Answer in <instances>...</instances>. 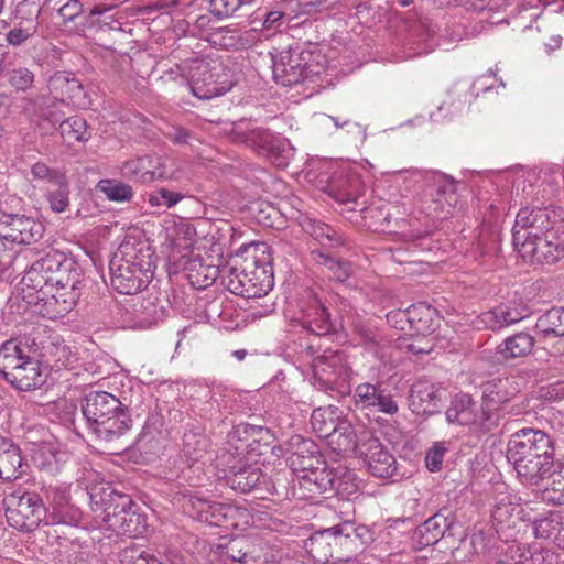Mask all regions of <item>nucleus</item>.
<instances>
[{"label":"nucleus","instance_id":"f257e3e1","mask_svg":"<svg viewBox=\"0 0 564 564\" xmlns=\"http://www.w3.org/2000/svg\"><path fill=\"white\" fill-rule=\"evenodd\" d=\"M507 460L522 484L538 485L557 464L555 442L544 431L524 427L507 444Z\"/></svg>","mask_w":564,"mask_h":564},{"label":"nucleus","instance_id":"f03ea898","mask_svg":"<svg viewBox=\"0 0 564 564\" xmlns=\"http://www.w3.org/2000/svg\"><path fill=\"white\" fill-rule=\"evenodd\" d=\"M152 256L148 241L126 236L109 264L113 289L127 295L144 290L153 278Z\"/></svg>","mask_w":564,"mask_h":564},{"label":"nucleus","instance_id":"7ed1b4c3","mask_svg":"<svg viewBox=\"0 0 564 564\" xmlns=\"http://www.w3.org/2000/svg\"><path fill=\"white\" fill-rule=\"evenodd\" d=\"M82 413L89 430L104 443L121 440L132 427L127 405L106 391H91L82 402Z\"/></svg>","mask_w":564,"mask_h":564},{"label":"nucleus","instance_id":"20e7f679","mask_svg":"<svg viewBox=\"0 0 564 564\" xmlns=\"http://www.w3.org/2000/svg\"><path fill=\"white\" fill-rule=\"evenodd\" d=\"M36 351L35 340L30 337L4 341L0 346V375L21 391L41 387L45 380Z\"/></svg>","mask_w":564,"mask_h":564},{"label":"nucleus","instance_id":"39448f33","mask_svg":"<svg viewBox=\"0 0 564 564\" xmlns=\"http://www.w3.org/2000/svg\"><path fill=\"white\" fill-rule=\"evenodd\" d=\"M395 182L402 180L409 185L421 184L424 188L425 213L435 218H446L457 203L455 185L445 174L437 171L406 169L392 173Z\"/></svg>","mask_w":564,"mask_h":564},{"label":"nucleus","instance_id":"423d86ee","mask_svg":"<svg viewBox=\"0 0 564 564\" xmlns=\"http://www.w3.org/2000/svg\"><path fill=\"white\" fill-rule=\"evenodd\" d=\"M219 65L213 66L210 62L202 58H193L183 64L175 65V68L165 73L164 78L174 80L177 76L187 84L194 96L199 99H212L223 96L228 90V86L218 82L217 68Z\"/></svg>","mask_w":564,"mask_h":564},{"label":"nucleus","instance_id":"0eeeda50","mask_svg":"<svg viewBox=\"0 0 564 564\" xmlns=\"http://www.w3.org/2000/svg\"><path fill=\"white\" fill-rule=\"evenodd\" d=\"M312 383L324 392H350L352 369L345 352L339 350H325L323 355L312 362Z\"/></svg>","mask_w":564,"mask_h":564},{"label":"nucleus","instance_id":"6e6552de","mask_svg":"<svg viewBox=\"0 0 564 564\" xmlns=\"http://www.w3.org/2000/svg\"><path fill=\"white\" fill-rule=\"evenodd\" d=\"M221 279L228 291L246 299L262 297L274 284L272 269L259 265L257 261L247 263L242 269L224 268Z\"/></svg>","mask_w":564,"mask_h":564},{"label":"nucleus","instance_id":"1a4fd4ad","mask_svg":"<svg viewBox=\"0 0 564 564\" xmlns=\"http://www.w3.org/2000/svg\"><path fill=\"white\" fill-rule=\"evenodd\" d=\"M564 226L546 228L536 237L528 240V236L518 235L521 241L518 251L531 263L554 264L564 258Z\"/></svg>","mask_w":564,"mask_h":564},{"label":"nucleus","instance_id":"9d476101","mask_svg":"<svg viewBox=\"0 0 564 564\" xmlns=\"http://www.w3.org/2000/svg\"><path fill=\"white\" fill-rule=\"evenodd\" d=\"M3 506L9 524L20 531H32L42 521L45 511L41 497L22 489L4 496Z\"/></svg>","mask_w":564,"mask_h":564},{"label":"nucleus","instance_id":"9b49d317","mask_svg":"<svg viewBox=\"0 0 564 564\" xmlns=\"http://www.w3.org/2000/svg\"><path fill=\"white\" fill-rule=\"evenodd\" d=\"M42 223L11 210L8 199H0V238L20 243L31 245L42 238Z\"/></svg>","mask_w":564,"mask_h":564},{"label":"nucleus","instance_id":"f8f14e48","mask_svg":"<svg viewBox=\"0 0 564 564\" xmlns=\"http://www.w3.org/2000/svg\"><path fill=\"white\" fill-rule=\"evenodd\" d=\"M285 476L278 473L274 479L267 480L261 468L256 465L234 466L226 476L227 485L239 492L246 494L253 489L264 488L268 492L288 498L289 490L284 484Z\"/></svg>","mask_w":564,"mask_h":564},{"label":"nucleus","instance_id":"ddd939ff","mask_svg":"<svg viewBox=\"0 0 564 564\" xmlns=\"http://www.w3.org/2000/svg\"><path fill=\"white\" fill-rule=\"evenodd\" d=\"M90 500L104 512V520L110 525H123L134 503L130 496L119 492L110 484L94 486L89 491Z\"/></svg>","mask_w":564,"mask_h":564},{"label":"nucleus","instance_id":"4468645a","mask_svg":"<svg viewBox=\"0 0 564 564\" xmlns=\"http://www.w3.org/2000/svg\"><path fill=\"white\" fill-rule=\"evenodd\" d=\"M61 262L59 270L47 278V294L45 297H52L56 303L62 302L64 304L62 311L68 312L79 299L80 274L73 260L64 256Z\"/></svg>","mask_w":564,"mask_h":564},{"label":"nucleus","instance_id":"2eb2a0df","mask_svg":"<svg viewBox=\"0 0 564 564\" xmlns=\"http://www.w3.org/2000/svg\"><path fill=\"white\" fill-rule=\"evenodd\" d=\"M231 132L235 142L245 143L261 155L273 158L281 149L280 137L251 121L242 120L235 123Z\"/></svg>","mask_w":564,"mask_h":564},{"label":"nucleus","instance_id":"dca6fc26","mask_svg":"<svg viewBox=\"0 0 564 564\" xmlns=\"http://www.w3.org/2000/svg\"><path fill=\"white\" fill-rule=\"evenodd\" d=\"M299 315L294 318L304 329L316 336H325L334 330L330 315L322 300L313 292L300 302Z\"/></svg>","mask_w":564,"mask_h":564},{"label":"nucleus","instance_id":"f3484780","mask_svg":"<svg viewBox=\"0 0 564 564\" xmlns=\"http://www.w3.org/2000/svg\"><path fill=\"white\" fill-rule=\"evenodd\" d=\"M530 315L529 307L522 300H510L496 307L482 312L476 321L478 327L482 326L491 330L508 327Z\"/></svg>","mask_w":564,"mask_h":564},{"label":"nucleus","instance_id":"a211bd4d","mask_svg":"<svg viewBox=\"0 0 564 564\" xmlns=\"http://www.w3.org/2000/svg\"><path fill=\"white\" fill-rule=\"evenodd\" d=\"M231 392L223 386L198 387L192 398L193 410L204 419H216L228 408Z\"/></svg>","mask_w":564,"mask_h":564},{"label":"nucleus","instance_id":"6ab92c4d","mask_svg":"<svg viewBox=\"0 0 564 564\" xmlns=\"http://www.w3.org/2000/svg\"><path fill=\"white\" fill-rule=\"evenodd\" d=\"M352 400L357 409L395 414L399 410L398 403L390 393L379 383L364 382L355 388Z\"/></svg>","mask_w":564,"mask_h":564},{"label":"nucleus","instance_id":"aec40b11","mask_svg":"<svg viewBox=\"0 0 564 564\" xmlns=\"http://www.w3.org/2000/svg\"><path fill=\"white\" fill-rule=\"evenodd\" d=\"M364 531L365 528H357L354 522L345 521L311 536L306 544V549L315 561L319 563H327L333 556L330 544L327 541L328 536L336 538L338 535H344L345 538L350 539L355 535L357 538H361Z\"/></svg>","mask_w":564,"mask_h":564},{"label":"nucleus","instance_id":"412c9836","mask_svg":"<svg viewBox=\"0 0 564 564\" xmlns=\"http://www.w3.org/2000/svg\"><path fill=\"white\" fill-rule=\"evenodd\" d=\"M373 437L371 429L358 421L356 423L349 419H343L338 426L336 436L330 440L336 444L338 452L345 454H361V447H366Z\"/></svg>","mask_w":564,"mask_h":564},{"label":"nucleus","instance_id":"4be33fe9","mask_svg":"<svg viewBox=\"0 0 564 564\" xmlns=\"http://www.w3.org/2000/svg\"><path fill=\"white\" fill-rule=\"evenodd\" d=\"M45 497L51 507L52 522L76 525L82 520V511L69 502L68 486L52 485L45 487Z\"/></svg>","mask_w":564,"mask_h":564},{"label":"nucleus","instance_id":"5701e85b","mask_svg":"<svg viewBox=\"0 0 564 564\" xmlns=\"http://www.w3.org/2000/svg\"><path fill=\"white\" fill-rule=\"evenodd\" d=\"M327 172L326 180L321 178V183H325L322 189L340 204L355 202L361 193V181L356 173L346 170L333 171L330 175Z\"/></svg>","mask_w":564,"mask_h":564},{"label":"nucleus","instance_id":"b1692460","mask_svg":"<svg viewBox=\"0 0 564 564\" xmlns=\"http://www.w3.org/2000/svg\"><path fill=\"white\" fill-rule=\"evenodd\" d=\"M64 254L61 252L52 251L43 258L37 259L32 263L30 269L25 272L22 281L23 283L39 293L37 300H44L47 294V281L59 270Z\"/></svg>","mask_w":564,"mask_h":564},{"label":"nucleus","instance_id":"393cba45","mask_svg":"<svg viewBox=\"0 0 564 564\" xmlns=\"http://www.w3.org/2000/svg\"><path fill=\"white\" fill-rule=\"evenodd\" d=\"M223 556L239 564H268L269 556L261 542L237 536L220 545Z\"/></svg>","mask_w":564,"mask_h":564},{"label":"nucleus","instance_id":"a878e982","mask_svg":"<svg viewBox=\"0 0 564 564\" xmlns=\"http://www.w3.org/2000/svg\"><path fill=\"white\" fill-rule=\"evenodd\" d=\"M121 175L135 183H151L166 176L162 159L156 155H144L126 161L121 166Z\"/></svg>","mask_w":564,"mask_h":564},{"label":"nucleus","instance_id":"bb28decb","mask_svg":"<svg viewBox=\"0 0 564 564\" xmlns=\"http://www.w3.org/2000/svg\"><path fill=\"white\" fill-rule=\"evenodd\" d=\"M369 471L380 478H389L395 474L397 462L392 454L383 447L377 437H372L366 447H361Z\"/></svg>","mask_w":564,"mask_h":564},{"label":"nucleus","instance_id":"cd10ccee","mask_svg":"<svg viewBox=\"0 0 564 564\" xmlns=\"http://www.w3.org/2000/svg\"><path fill=\"white\" fill-rule=\"evenodd\" d=\"M545 224H549L547 214L543 209H530L528 207L522 208L518 212L516 223L513 226V243L517 249L521 247V241L517 239L518 235L528 236V240L536 237L539 232H542L547 228Z\"/></svg>","mask_w":564,"mask_h":564},{"label":"nucleus","instance_id":"c85d7f7f","mask_svg":"<svg viewBox=\"0 0 564 564\" xmlns=\"http://www.w3.org/2000/svg\"><path fill=\"white\" fill-rule=\"evenodd\" d=\"M275 80L283 86H292L305 78V67L291 51H283L272 61Z\"/></svg>","mask_w":564,"mask_h":564},{"label":"nucleus","instance_id":"c756f323","mask_svg":"<svg viewBox=\"0 0 564 564\" xmlns=\"http://www.w3.org/2000/svg\"><path fill=\"white\" fill-rule=\"evenodd\" d=\"M50 94L61 102H77L84 96L82 83L72 74L57 72L47 84Z\"/></svg>","mask_w":564,"mask_h":564},{"label":"nucleus","instance_id":"7c9ffc66","mask_svg":"<svg viewBox=\"0 0 564 564\" xmlns=\"http://www.w3.org/2000/svg\"><path fill=\"white\" fill-rule=\"evenodd\" d=\"M519 392L513 378L498 377L482 384V400L487 405L500 406Z\"/></svg>","mask_w":564,"mask_h":564},{"label":"nucleus","instance_id":"2f4dec72","mask_svg":"<svg viewBox=\"0 0 564 564\" xmlns=\"http://www.w3.org/2000/svg\"><path fill=\"white\" fill-rule=\"evenodd\" d=\"M23 458L19 446L0 436V479L11 481L23 474Z\"/></svg>","mask_w":564,"mask_h":564},{"label":"nucleus","instance_id":"473e14b6","mask_svg":"<svg viewBox=\"0 0 564 564\" xmlns=\"http://www.w3.org/2000/svg\"><path fill=\"white\" fill-rule=\"evenodd\" d=\"M410 399L414 411L430 415L435 413L440 405V390L432 382L417 381L411 388Z\"/></svg>","mask_w":564,"mask_h":564},{"label":"nucleus","instance_id":"72a5a7b5","mask_svg":"<svg viewBox=\"0 0 564 564\" xmlns=\"http://www.w3.org/2000/svg\"><path fill=\"white\" fill-rule=\"evenodd\" d=\"M453 521L444 512H436L415 530V535L421 546L434 545L451 529Z\"/></svg>","mask_w":564,"mask_h":564},{"label":"nucleus","instance_id":"f704fd0d","mask_svg":"<svg viewBox=\"0 0 564 564\" xmlns=\"http://www.w3.org/2000/svg\"><path fill=\"white\" fill-rule=\"evenodd\" d=\"M534 338L525 332L507 337L496 350L498 360H509L529 355L534 347Z\"/></svg>","mask_w":564,"mask_h":564},{"label":"nucleus","instance_id":"c9c22d12","mask_svg":"<svg viewBox=\"0 0 564 564\" xmlns=\"http://www.w3.org/2000/svg\"><path fill=\"white\" fill-rule=\"evenodd\" d=\"M343 421L337 406L315 409L311 415V424L315 433L322 438H334Z\"/></svg>","mask_w":564,"mask_h":564},{"label":"nucleus","instance_id":"e433bc0d","mask_svg":"<svg viewBox=\"0 0 564 564\" xmlns=\"http://www.w3.org/2000/svg\"><path fill=\"white\" fill-rule=\"evenodd\" d=\"M446 419L449 423L460 425L474 424L477 421V414L475 413V403L471 397L467 393L456 394L446 411Z\"/></svg>","mask_w":564,"mask_h":564},{"label":"nucleus","instance_id":"4c0bfd02","mask_svg":"<svg viewBox=\"0 0 564 564\" xmlns=\"http://www.w3.org/2000/svg\"><path fill=\"white\" fill-rule=\"evenodd\" d=\"M552 554L533 547L511 546L506 560H499L497 564H552Z\"/></svg>","mask_w":564,"mask_h":564},{"label":"nucleus","instance_id":"58836bf2","mask_svg":"<svg viewBox=\"0 0 564 564\" xmlns=\"http://www.w3.org/2000/svg\"><path fill=\"white\" fill-rule=\"evenodd\" d=\"M312 257L317 264L327 270L330 279L346 282L352 274V267L349 262L335 259L325 251L314 250Z\"/></svg>","mask_w":564,"mask_h":564},{"label":"nucleus","instance_id":"ea45409f","mask_svg":"<svg viewBox=\"0 0 564 564\" xmlns=\"http://www.w3.org/2000/svg\"><path fill=\"white\" fill-rule=\"evenodd\" d=\"M302 227L306 234L312 236L323 247H338L344 242L334 228L317 219L307 218L303 221Z\"/></svg>","mask_w":564,"mask_h":564},{"label":"nucleus","instance_id":"a19ab883","mask_svg":"<svg viewBox=\"0 0 564 564\" xmlns=\"http://www.w3.org/2000/svg\"><path fill=\"white\" fill-rule=\"evenodd\" d=\"M245 432L248 435V448L251 454L264 455L274 445L275 436L268 427L248 425Z\"/></svg>","mask_w":564,"mask_h":564},{"label":"nucleus","instance_id":"79ce46f5","mask_svg":"<svg viewBox=\"0 0 564 564\" xmlns=\"http://www.w3.org/2000/svg\"><path fill=\"white\" fill-rule=\"evenodd\" d=\"M535 329L544 337L564 336V308L553 307L542 314L536 323Z\"/></svg>","mask_w":564,"mask_h":564},{"label":"nucleus","instance_id":"37998d69","mask_svg":"<svg viewBox=\"0 0 564 564\" xmlns=\"http://www.w3.org/2000/svg\"><path fill=\"white\" fill-rule=\"evenodd\" d=\"M208 446L209 440L202 433L187 431L183 435V453L192 463L202 459L206 454Z\"/></svg>","mask_w":564,"mask_h":564},{"label":"nucleus","instance_id":"c03bdc74","mask_svg":"<svg viewBox=\"0 0 564 564\" xmlns=\"http://www.w3.org/2000/svg\"><path fill=\"white\" fill-rule=\"evenodd\" d=\"M193 506L197 509L198 517L213 525H220L221 519L227 518L231 511L227 505L205 499H197Z\"/></svg>","mask_w":564,"mask_h":564},{"label":"nucleus","instance_id":"a18cd8bd","mask_svg":"<svg viewBox=\"0 0 564 564\" xmlns=\"http://www.w3.org/2000/svg\"><path fill=\"white\" fill-rule=\"evenodd\" d=\"M518 516L519 506L516 505L509 496H505L497 501L491 512V518L497 529L511 527V524L514 523L513 520L518 519Z\"/></svg>","mask_w":564,"mask_h":564},{"label":"nucleus","instance_id":"49530a36","mask_svg":"<svg viewBox=\"0 0 564 564\" xmlns=\"http://www.w3.org/2000/svg\"><path fill=\"white\" fill-rule=\"evenodd\" d=\"M61 137L65 142H83L89 138L86 120L79 116H72L61 123Z\"/></svg>","mask_w":564,"mask_h":564},{"label":"nucleus","instance_id":"de8ad7c7","mask_svg":"<svg viewBox=\"0 0 564 564\" xmlns=\"http://www.w3.org/2000/svg\"><path fill=\"white\" fill-rule=\"evenodd\" d=\"M293 4H296L293 0H282L276 8L265 13L263 26L267 30H276L291 21L296 15Z\"/></svg>","mask_w":564,"mask_h":564},{"label":"nucleus","instance_id":"09e8293b","mask_svg":"<svg viewBox=\"0 0 564 564\" xmlns=\"http://www.w3.org/2000/svg\"><path fill=\"white\" fill-rule=\"evenodd\" d=\"M562 529V517L557 512H549L533 522L534 535L538 539L553 540Z\"/></svg>","mask_w":564,"mask_h":564},{"label":"nucleus","instance_id":"8fccbe9b","mask_svg":"<svg viewBox=\"0 0 564 564\" xmlns=\"http://www.w3.org/2000/svg\"><path fill=\"white\" fill-rule=\"evenodd\" d=\"M555 467H558V470L552 474V480L544 488L542 499L552 505H564V464L557 459Z\"/></svg>","mask_w":564,"mask_h":564},{"label":"nucleus","instance_id":"3c124183","mask_svg":"<svg viewBox=\"0 0 564 564\" xmlns=\"http://www.w3.org/2000/svg\"><path fill=\"white\" fill-rule=\"evenodd\" d=\"M46 198L54 213H64L69 207V182L68 178L53 187H45Z\"/></svg>","mask_w":564,"mask_h":564},{"label":"nucleus","instance_id":"603ef678","mask_svg":"<svg viewBox=\"0 0 564 564\" xmlns=\"http://www.w3.org/2000/svg\"><path fill=\"white\" fill-rule=\"evenodd\" d=\"M354 333L359 338V343L375 354H378V349L384 346L383 335L369 324L356 323Z\"/></svg>","mask_w":564,"mask_h":564},{"label":"nucleus","instance_id":"864d4df0","mask_svg":"<svg viewBox=\"0 0 564 564\" xmlns=\"http://www.w3.org/2000/svg\"><path fill=\"white\" fill-rule=\"evenodd\" d=\"M299 478L305 482L312 484L319 491H327L335 487V475L326 466V462L323 459L322 464L318 465V469H313L307 475H299Z\"/></svg>","mask_w":564,"mask_h":564},{"label":"nucleus","instance_id":"5fc2aeb1","mask_svg":"<svg viewBox=\"0 0 564 564\" xmlns=\"http://www.w3.org/2000/svg\"><path fill=\"white\" fill-rule=\"evenodd\" d=\"M97 186L107 198L113 202H128L133 196L131 186L117 180H101Z\"/></svg>","mask_w":564,"mask_h":564},{"label":"nucleus","instance_id":"6e6d98bb","mask_svg":"<svg viewBox=\"0 0 564 564\" xmlns=\"http://www.w3.org/2000/svg\"><path fill=\"white\" fill-rule=\"evenodd\" d=\"M31 174L35 180L44 182L46 187H53L67 178L64 172L51 169L43 162L35 163L31 169Z\"/></svg>","mask_w":564,"mask_h":564},{"label":"nucleus","instance_id":"4d7b16f0","mask_svg":"<svg viewBox=\"0 0 564 564\" xmlns=\"http://www.w3.org/2000/svg\"><path fill=\"white\" fill-rule=\"evenodd\" d=\"M288 451L291 455L289 458H302V456H311L319 454L318 446L308 438L301 435H293L288 442Z\"/></svg>","mask_w":564,"mask_h":564},{"label":"nucleus","instance_id":"13d9d810","mask_svg":"<svg viewBox=\"0 0 564 564\" xmlns=\"http://www.w3.org/2000/svg\"><path fill=\"white\" fill-rule=\"evenodd\" d=\"M498 410V406L482 403L481 413L477 415V421L474 424L479 425L484 432H491L496 430L499 426L501 420Z\"/></svg>","mask_w":564,"mask_h":564},{"label":"nucleus","instance_id":"bf43d9fd","mask_svg":"<svg viewBox=\"0 0 564 564\" xmlns=\"http://www.w3.org/2000/svg\"><path fill=\"white\" fill-rule=\"evenodd\" d=\"M8 80L17 90L25 91L33 86L34 74L26 67H17L9 72Z\"/></svg>","mask_w":564,"mask_h":564},{"label":"nucleus","instance_id":"052dcab7","mask_svg":"<svg viewBox=\"0 0 564 564\" xmlns=\"http://www.w3.org/2000/svg\"><path fill=\"white\" fill-rule=\"evenodd\" d=\"M183 197L184 196L177 192L161 187L150 194L149 203L151 206L171 208L181 202Z\"/></svg>","mask_w":564,"mask_h":564},{"label":"nucleus","instance_id":"680f3d73","mask_svg":"<svg viewBox=\"0 0 564 564\" xmlns=\"http://www.w3.org/2000/svg\"><path fill=\"white\" fill-rule=\"evenodd\" d=\"M322 462L321 453L311 456H302V458H289L290 467L297 476L307 475L313 469H318V465H321Z\"/></svg>","mask_w":564,"mask_h":564},{"label":"nucleus","instance_id":"e2e57ef3","mask_svg":"<svg viewBox=\"0 0 564 564\" xmlns=\"http://www.w3.org/2000/svg\"><path fill=\"white\" fill-rule=\"evenodd\" d=\"M420 307H415V305H413L412 307L408 308L406 311L390 312L387 314V319L389 323L394 324L395 327H399L402 330L405 329L403 323L410 324L411 328L421 330V327L419 325L414 324L415 317H416V311Z\"/></svg>","mask_w":564,"mask_h":564},{"label":"nucleus","instance_id":"0e129e2a","mask_svg":"<svg viewBox=\"0 0 564 564\" xmlns=\"http://www.w3.org/2000/svg\"><path fill=\"white\" fill-rule=\"evenodd\" d=\"M37 31V26L35 24H31L28 26H14L9 30L6 34V40L9 45L20 46L25 43L29 39H31Z\"/></svg>","mask_w":564,"mask_h":564},{"label":"nucleus","instance_id":"69168bd1","mask_svg":"<svg viewBox=\"0 0 564 564\" xmlns=\"http://www.w3.org/2000/svg\"><path fill=\"white\" fill-rule=\"evenodd\" d=\"M62 1L57 0L55 4H59L58 15L64 22L74 21L83 12V6L79 0H66L63 3Z\"/></svg>","mask_w":564,"mask_h":564},{"label":"nucleus","instance_id":"338daca9","mask_svg":"<svg viewBox=\"0 0 564 564\" xmlns=\"http://www.w3.org/2000/svg\"><path fill=\"white\" fill-rule=\"evenodd\" d=\"M446 447L443 444H434L425 456V464L430 471H438L443 465Z\"/></svg>","mask_w":564,"mask_h":564},{"label":"nucleus","instance_id":"774afa93","mask_svg":"<svg viewBox=\"0 0 564 564\" xmlns=\"http://www.w3.org/2000/svg\"><path fill=\"white\" fill-rule=\"evenodd\" d=\"M242 0H213L214 11L219 17H229L234 14L242 4Z\"/></svg>","mask_w":564,"mask_h":564}]
</instances>
